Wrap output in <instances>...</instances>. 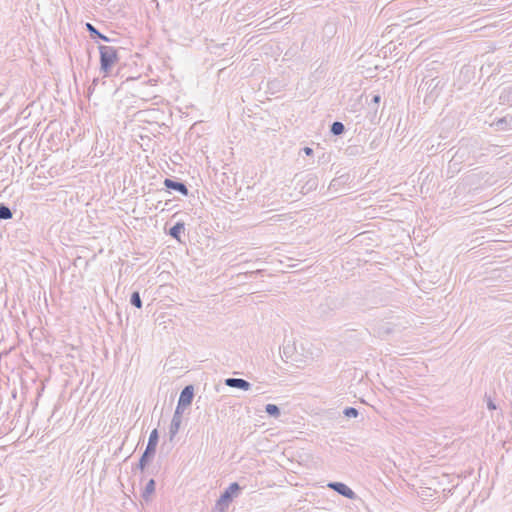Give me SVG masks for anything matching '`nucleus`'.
<instances>
[{"label":"nucleus","instance_id":"1","mask_svg":"<svg viewBox=\"0 0 512 512\" xmlns=\"http://www.w3.org/2000/svg\"><path fill=\"white\" fill-rule=\"evenodd\" d=\"M100 69L105 74L109 75L113 65L118 60L117 50L113 46L100 45Z\"/></svg>","mask_w":512,"mask_h":512},{"label":"nucleus","instance_id":"2","mask_svg":"<svg viewBox=\"0 0 512 512\" xmlns=\"http://www.w3.org/2000/svg\"><path fill=\"white\" fill-rule=\"evenodd\" d=\"M240 490L241 487L237 482L231 483L216 501L213 512H225L232 502L233 497L236 496Z\"/></svg>","mask_w":512,"mask_h":512},{"label":"nucleus","instance_id":"3","mask_svg":"<svg viewBox=\"0 0 512 512\" xmlns=\"http://www.w3.org/2000/svg\"><path fill=\"white\" fill-rule=\"evenodd\" d=\"M470 149L468 146L461 145L449 161V172L457 173L460 171V165L469 159Z\"/></svg>","mask_w":512,"mask_h":512},{"label":"nucleus","instance_id":"4","mask_svg":"<svg viewBox=\"0 0 512 512\" xmlns=\"http://www.w3.org/2000/svg\"><path fill=\"white\" fill-rule=\"evenodd\" d=\"M327 487L348 499L354 500L357 498L356 493L342 482H329Z\"/></svg>","mask_w":512,"mask_h":512},{"label":"nucleus","instance_id":"5","mask_svg":"<svg viewBox=\"0 0 512 512\" xmlns=\"http://www.w3.org/2000/svg\"><path fill=\"white\" fill-rule=\"evenodd\" d=\"M159 435L157 429L152 430L150 433L147 446L143 452V456L152 459L155 452H156V446L158 444Z\"/></svg>","mask_w":512,"mask_h":512},{"label":"nucleus","instance_id":"6","mask_svg":"<svg viewBox=\"0 0 512 512\" xmlns=\"http://www.w3.org/2000/svg\"><path fill=\"white\" fill-rule=\"evenodd\" d=\"M194 397V388L191 385H188L183 388L179 396V406H189L192 403Z\"/></svg>","mask_w":512,"mask_h":512},{"label":"nucleus","instance_id":"7","mask_svg":"<svg viewBox=\"0 0 512 512\" xmlns=\"http://www.w3.org/2000/svg\"><path fill=\"white\" fill-rule=\"evenodd\" d=\"M164 186L169 190H174L181 193L184 196L188 195V188L183 182H179L173 179L166 178L164 180Z\"/></svg>","mask_w":512,"mask_h":512},{"label":"nucleus","instance_id":"8","mask_svg":"<svg viewBox=\"0 0 512 512\" xmlns=\"http://www.w3.org/2000/svg\"><path fill=\"white\" fill-rule=\"evenodd\" d=\"M225 385L231 388H238L245 391L251 388V383L242 378H227L225 380Z\"/></svg>","mask_w":512,"mask_h":512},{"label":"nucleus","instance_id":"9","mask_svg":"<svg viewBox=\"0 0 512 512\" xmlns=\"http://www.w3.org/2000/svg\"><path fill=\"white\" fill-rule=\"evenodd\" d=\"M182 422V416H173L169 428L170 439L172 440L174 436L178 433Z\"/></svg>","mask_w":512,"mask_h":512},{"label":"nucleus","instance_id":"10","mask_svg":"<svg viewBox=\"0 0 512 512\" xmlns=\"http://www.w3.org/2000/svg\"><path fill=\"white\" fill-rule=\"evenodd\" d=\"M501 104L512 105V86L506 87L499 96Z\"/></svg>","mask_w":512,"mask_h":512},{"label":"nucleus","instance_id":"11","mask_svg":"<svg viewBox=\"0 0 512 512\" xmlns=\"http://www.w3.org/2000/svg\"><path fill=\"white\" fill-rule=\"evenodd\" d=\"M86 29L92 38H98L105 42L110 41V39L107 36L99 32L91 23H86Z\"/></svg>","mask_w":512,"mask_h":512},{"label":"nucleus","instance_id":"12","mask_svg":"<svg viewBox=\"0 0 512 512\" xmlns=\"http://www.w3.org/2000/svg\"><path fill=\"white\" fill-rule=\"evenodd\" d=\"M184 228V223L177 222L174 226L170 228L169 235L180 241V235L184 231Z\"/></svg>","mask_w":512,"mask_h":512},{"label":"nucleus","instance_id":"13","mask_svg":"<svg viewBox=\"0 0 512 512\" xmlns=\"http://www.w3.org/2000/svg\"><path fill=\"white\" fill-rule=\"evenodd\" d=\"M155 485H156V484H155V481H154L153 479H150V480L147 482V484H146V486H145V488H144V491H143V493H142V497H143V499H145V500H148V499H149L150 495H151L152 493H154V491H155Z\"/></svg>","mask_w":512,"mask_h":512},{"label":"nucleus","instance_id":"14","mask_svg":"<svg viewBox=\"0 0 512 512\" xmlns=\"http://www.w3.org/2000/svg\"><path fill=\"white\" fill-rule=\"evenodd\" d=\"M330 131L333 135L338 136V135H341L345 131V126L342 122L335 121L331 125Z\"/></svg>","mask_w":512,"mask_h":512},{"label":"nucleus","instance_id":"15","mask_svg":"<svg viewBox=\"0 0 512 512\" xmlns=\"http://www.w3.org/2000/svg\"><path fill=\"white\" fill-rule=\"evenodd\" d=\"M265 411L271 417L278 418L280 416V409L275 404H267L265 406Z\"/></svg>","mask_w":512,"mask_h":512},{"label":"nucleus","instance_id":"16","mask_svg":"<svg viewBox=\"0 0 512 512\" xmlns=\"http://www.w3.org/2000/svg\"><path fill=\"white\" fill-rule=\"evenodd\" d=\"M13 216L11 209L4 205L0 204V220H8Z\"/></svg>","mask_w":512,"mask_h":512},{"label":"nucleus","instance_id":"17","mask_svg":"<svg viewBox=\"0 0 512 512\" xmlns=\"http://www.w3.org/2000/svg\"><path fill=\"white\" fill-rule=\"evenodd\" d=\"M130 303H131V305L135 306L136 308L142 307V300H141V297H140V294L138 291H135L132 293L131 298H130Z\"/></svg>","mask_w":512,"mask_h":512},{"label":"nucleus","instance_id":"18","mask_svg":"<svg viewBox=\"0 0 512 512\" xmlns=\"http://www.w3.org/2000/svg\"><path fill=\"white\" fill-rule=\"evenodd\" d=\"M343 414L348 418H356L359 412L354 407H347L343 410Z\"/></svg>","mask_w":512,"mask_h":512},{"label":"nucleus","instance_id":"19","mask_svg":"<svg viewBox=\"0 0 512 512\" xmlns=\"http://www.w3.org/2000/svg\"><path fill=\"white\" fill-rule=\"evenodd\" d=\"M98 81L99 79L98 78H94L91 85L88 87V90H87V97L90 99L91 95L93 94L97 84H98Z\"/></svg>","mask_w":512,"mask_h":512},{"label":"nucleus","instance_id":"20","mask_svg":"<svg viewBox=\"0 0 512 512\" xmlns=\"http://www.w3.org/2000/svg\"><path fill=\"white\" fill-rule=\"evenodd\" d=\"M150 460L151 459H149V458H147V457L142 455L140 457V460H139V463H138L139 469L143 471L145 469V467L147 466V464L149 463Z\"/></svg>","mask_w":512,"mask_h":512},{"label":"nucleus","instance_id":"21","mask_svg":"<svg viewBox=\"0 0 512 512\" xmlns=\"http://www.w3.org/2000/svg\"><path fill=\"white\" fill-rule=\"evenodd\" d=\"M184 408H185V406H179V403H178L173 416H182Z\"/></svg>","mask_w":512,"mask_h":512},{"label":"nucleus","instance_id":"22","mask_svg":"<svg viewBox=\"0 0 512 512\" xmlns=\"http://www.w3.org/2000/svg\"><path fill=\"white\" fill-rule=\"evenodd\" d=\"M303 152H304V154H305V155H307V156H311V155H313V149H312V148H310V147H304V148H303Z\"/></svg>","mask_w":512,"mask_h":512},{"label":"nucleus","instance_id":"23","mask_svg":"<svg viewBox=\"0 0 512 512\" xmlns=\"http://www.w3.org/2000/svg\"><path fill=\"white\" fill-rule=\"evenodd\" d=\"M487 407L490 410H495L496 409V405L494 404V402L491 399L488 400Z\"/></svg>","mask_w":512,"mask_h":512},{"label":"nucleus","instance_id":"24","mask_svg":"<svg viewBox=\"0 0 512 512\" xmlns=\"http://www.w3.org/2000/svg\"><path fill=\"white\" fill-rule=\"evenodd\" d=\"M381 100V96L380 95H374L373 98H372V102L374 104H378Z\"/></svg>","mask_w":512,"mask_h":512},{"label":"nucleus","instance_id":"25","mask_svg":"<svg viewBox=\"0 0 512 512\" xmlns=\"http://www.w3.org/2000/svg\"><path fill=\"white\" fill-rule=\"evenodd\" d=\"M504 122H505V119H500L497 124L498 125H503Z\"/></svg>","mask_w":512,"mask_h":512}]
</instances>
